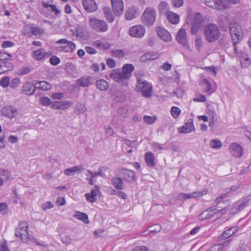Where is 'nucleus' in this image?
Masks as SVG:
<instances>
[{"label": "nucleus", "instance_id": "obj_46", "mask_svg": "<svg viewBox=\"0 0 251 251\" xmlns=\"http://www.w3.org/2000/svg\"><path fill=\"white\" fill-rule=\"evenodd\" d=\"M156 120V117L155 116H144L143 117L144 121L148 124H152L154 123Z\"/></svg>", "mask_w": 251, "mask_h": 251}, {"label": "nucleus", "instance_id": "obj_58", "mask_svg": "<svg viewBox=\"0 0 251 251\" xmlns=\"http://www.w3.org/2000/svg\"><path fill=\"white\" fill-rule=\"evenodd\" d=\"M60 59L56 56H53L50 59V62L53 65H57L60 63Z\"/></svg>", "mask_w": 251, "mask_h": 251}, {"label": "nucleus", "instance_id": "obj_41", "mask_svg": "<svg viewBox=\"0 0 251 251\" xmlns=\"http://www.w3.org/2000/svg\"><path fill=\"white\" fill-rule=\"evenodd\" d=\"M222 143L219 140L213 139L210 142V146L211 148L218 149L222 147Z\"/></svg>", "mask_w": 251, "mask_h": 251}, {"label": "nucleus", "instance_id": "obj_55", "mask_svg": "<svg viewBox=\"0 0 251 251\" xmlns=\"http://www.w3.org/2000/svg\"><path fill=\"white\" fill-rule=\"evenodd\" d=\"M102 171L103 169H101V168H100L99 169V171L98 173L93 172L90 170H88V172L89 173L91 176H92V177H95L97 176H99L101 177H104L105 175Z\"/></svg>", "mask_w": 251, "mask_h": 251}, {"label": "nucleus", "instance_id": "obj_21", "mask_svg": "<svg viewBox=\"0 0 251 251\" xmlns=\"http://www.w3.org/2000/svg\"><path fill=\"white\" fill-rule=\"evenodd\" d=\"M195 128L193 125L192 119H189L187 123L182 126L178 128V131L180 133H189L194 130Z\"/></svg>", "mask_w": 251, "mask_h": 251}, {"label": "nucleus", "instance_id": "obj_30", "mask_svg": "<svg viewBox=\"0 0 251 251\" xmlns=\"http://www.w3.org/2000/svg\"><path fill=\"white\" fill-rule=\"evenodd\" d=\"M170 6L168 3L165 1H161L158 5V11L162 15L166 16L168 12H170Z\"/></svg>", "mask_w": 251, "mask_h": 251}, {"label": "nucleus", "instance_id": "obj_61", "mask_svg": "<svg viewBox=\"0 0 251 251\" xmlns=\"http://www.w3.org/2000/svg\"><path fill=\"white\" fill-rule=\"evenodd\" d=\"M150 231L152 233H157L161 230V226L159 225H155L150 227Z\"/></svg>", "mask_w": 251, "mask_h": 251}, {"label": "nucleus", "instance_id": "obj_8", "mask_svg": "<svg viewBox=\"0 0 251 251\" xmlns=\"http://www.w3.org/2000/svg\"><path fill=\"white\" fill-rule=\"evenodd\" d=\"M145 32V27L141 25H133L129 28L128 31V34L130 36L139 38L143 37Z\"/></svg>", "mask_w": 251, "mask_h": 251}, {"label": "nucleus", "instance_id": "obj_42", "mask_svg": "<svg viewBox=\"0 0 251 251\" xmlns=\"http://www.w3.org/2000/svg\"><path fill=\"white\" fill-rule=\"evenodd\" d=\"M63 48L67 52H72L75 49V45L71 41L68 44L63 46Z\"/></svg>", "mask_w": 251, "mask_h": 251}, {"label": "nucleus", "instance_id": "obj_2", "mask_svg": "<svg viewBox=\"0 0 251 251\" xmlns=\"http://www.w3.org/2000/svg\"><path fill=\"white\" fill-rule=\"evenodd\" d=\"M221 32L219 27L215 24L210 23L204 27V35L205 40L209 43L215 42L219 38Z\"/></svg>", "mask_w": 251, "mask_h": 251}, {"label": "nucleus", "instance_id": "obj_27", "mask_svg": "<svg viewBox=\"0 0 251 251\" xmlns=\"http://www.w3.org/2000/svg\"><path fill=\"white\" fill-rule=\"evenodd\" d=\"M145 158L148 166L152 167L155 164L154 156L152 152H149L146 153L145 155Z\"/></svg>", "mask_w": 251, "mask_h": 251}, {"label": "nucleus", "instance_id": "obj_16", "mask_svg": "<svg viewBox=\"0 0 251 251\" xmlns=\"http://www.w3.org/2000/svg\"><path fill=\"white\" fill-rule=\"evenodd\" d=\"M84 9L88 12L95 11L98 9V6L94 0H83L82 2Z\"/></svg>", "mask_w": 251, "mask_h": 251}, {"label": "nucleus", "instance_id": "obj_7", "mask_svg": "<svg viewBox=\"0 0 251 251\" xmlns=\"http://www.w3.org/2000/svg\"><path fill=\"white\" fill-rule=\"evenodd\" d=\"M28 223L26 222H21L18 226L15 229V235L17 237H20L23 241L26 240V236L28 234Z\"/></svg>", "mask_w": 251, "mask_h": 251}, {"label": "nucleus", "instance_id": "obj_33", "mask_svg": "<svg viewBox=\"0 0 251 251\" xmlns=\"http://www.w3.org/2000/svg\"><path fill=\"white\" fill-rule=\"evenodd\" d=\"M52 2L53 0H42V4L45 7L48 8L50 7L52 11H54L56 14H57L60 11L56 8L55 5L52 4Z\"/></svg>", "mask_w": 251, "mask_h": 251}, {"label": "nucleus", "instance_id": "obj_49", "mask_svg": "<svg viewBox=\"0 0 251 251\" xmlns=\"http://www.w3.org/2000/svg\"><path fill=\"white\" fill-rule=\"evenodd\" d=\"M29 31L33 35L35 36H40L42 34L41 29L35 26H30L29 28Z\"/></svg>", "mask_w": 251, "mask_h": 251}, {"label": "nucleus", "instance_id": "obj_4", "mask_svg": "<svg viewBox=\"0 0 251 251\" xmlns=\"http://www.w3.org/2000/svg\"><path fill=\"white\" fill-rule=\"evenodd\" d=\"M156 12L155 9L151 7L146 8L141 16V22L147 26H151L155 21Z\"/></svg>", "mask_w": 251, "mask_h": 251}, {"label": "nucleus", "instance_id": "obj_47", "mask_svg": "<svg viewBox=\"0 0 251 251\" xmlns=\"http://www.w3.org/2000/svg\"><path fill=\"white\" fill-rule=\"evenodd\" d=\"M8 211V205L6 202L0 203V213L3 215H6Z\"/></svg>", "mask_w": 251, "mask_h": 251}, {"label": "nucleus", "instance_id": "obj_52", "mask_svg": "<svg viewBox=\"0 0 251 251\" xmlns=\"http://www.w3.org/2000/svg\"><path fill=\"white\" fill-rule=\"evenodd\" d=\"M250 203H251V199H249L243 201L240 204H239L238 205V212H239L240 210H243L245 207H246L247 205H248Z\"/></svg>", "mask_w": 251, "mask_h": 251}, {"label": "nucleus", "instance_id": "obj_15", "mask_svg": "<svg viewBox=\"0 0 251 251\" xmlns=\"http://www.w3.org/2000/svg\"><path fill=\"white\" fill-rule=\"evenodd\" d=\"M230 153L235 157H240L243 153V149L241 146L236 143H233L229 147Z\"/></svg>", "mask_w": 251, "mask_h": 251}, {"label": "nucleus", "instance_id": "obj_45", "mask_svg": "<svg viewBox=\"0 0 251 251\" xmlns=\"http://www.w3.org/2000/svg\"><path fill=\"white\" fill-rule=\"evenodd\" d=\"M12 56L10 54L0 51V60L1 61L5 60H11Z\"/></svg>", "mask_w": 251, "mask_h": 251}, {"label": "nucleus", "instance_id": "obj_29", "mask_svg": "<svg viewBox=\"0 0 251 251\" xmlns=\"http://www.w3.org/2000/svg\"><path fill=\"white\" fill-rule=\"evenodd\" d=\"M223 197L217 198L215 202L217 203L216 206L218 208L225 209L229 204V201L228 200H223Z\"/></svg>", "mask_w": 251, "mask_h": 251}, {"label": "nucleus", "instance_id": "obj_20", "mask_svg": "<svg viewBox=\"0 0 251 251\" xmlns=\"http://www.w3.org/2000/svg\"><path fill=\"white\" fill-rule=\"evenodd\" d=\"M36 89V86H34L31 82L26 81L23 86L22 93L27 95H32Z\"/></svg>", "mask_w": 251, "mask_h": 251}, {"label": "nucleus", "instance_id": "obj_35", "mask_svg": "<svg viewBox=\"0 0 251 251\" xmlns=\"http://www.w3.org/2000/svg\"><path fill=\"white\" fill-rule=\"evenodd\" d=\"M87 111V108L84 104L77 103L75 108V113L77 114H83Z\"/></svg>", "mask_w": 251, "mask_h": 251}, {"label": "nucleus", "instance_id": "obj_64", "mask_svg": "<svg viewBox=\"0 0 251 251\" xmlns=\"http://www.w3.org/2000/svg\"><path fill=\"white\" fill-rule=\"evenodd\" d=\"M131 251H149V250L145 246H137L133 249Z\"/></svg>", "mask_w": 251, "mask_h": 251}, {"label": "nucleus", "instance_id": "obj_25", "mask_svg": "<svg viewBox=\"0 0 251 251\" xmlns=\"http://www.w3.org/2000/svg\"><path fill=\"white\" fill-rule=\"evenodd\" d=\"M111 183L118 190H121L124 188L122 178L114 177L111 179Z\"/></svg>", "mask_w": 251, "mask_h": 251}, {"label": "nucleus", "instance_id": "obj_57", "mask_svg": "<svg viewBox=\"0 0 251 251\" xmlns=\"http://www.w3.org/2000/svg\"><path fill=\"white\" fill-rule=\"evenodd\" d=\"M9 83V77L5 76L1 78L0 82V84L3 87H6L8 86Z\"/></svg>", "mask_w": 251, "mask_h": 251}, {"label": "nucleus", "instance_id": "obj_9", "mask_svg": "<svg viewBox=\"0 0 251 251\" xmlns=\"http://www.w3.org/2000/svg\"><path fill=\"white\" fill-rule=\"evenodd\" d=\"M207 191L205 189L197 192H194L191 194L180 193L177 196V199L182 201L191 198H196L201 197L207 193Z\"/></svg>", "mask_w": 251, "mask_h": 251}, {"label": "nucleus", "instance_id": "obj_13", "mask_svg": "<svg viewBox=\"0 0 251 251\" xmlns=\"http://www.w3.org/2000/svg\"><path fill=\"white\" fill-rule=\"evenodd\" d=\"M156 32L158 37L164 41L169 42L172 40L171 34L165 28L158 26L156 28Z\"/></svg>", "mask_w": 251, "mask_h": 251}, {"label": "nucleus", "instance_id": "obj_36", "mask_svg": "<svg viewBox=\"0 0 251 251\" xmlns=\"http://www.w3.org/2000/svg\"><path fill=\"white\" fill-rule=\"evenodd\" d=\"M36 89H39L45 91L50 89L51 86L50 84L47 83L46 81H39L36 84Z\"/></svg>", "mask_w": 251, "mask_h": 251}, {"label": "nucleus", "instance_id": "obj_12", "mask_svg": "<svg viewBox=\"0 0 251 251\" xmlns=\"http://www.w3.org/2000/svg\"><path fill=\"white\" fill-rule=\"evenodd\" d=\"M112 9L114 14L119 16L124 11V3L122 0H111Z\"/></svg>", "mask_w": 251, "mask_h": 251}, {"label": "nucleus", "instance_id": "obj_18", "mask_svg": "<svg viewBox=\"0 0 251 251\" xmlns=\"http://www.w3.org/2000/svg\"><path fill=\"white\" fill-rule=\"evenodd\" d=\"M139 15V9L135 6L129 7L126 12V18L128 20H131Z\"/></svg>", "mask_w": 251, "mask_h": 251}, {"label": "nucleus", "instance_id": "obj_38", "mask_svg": "<svg viewBox=\"0 0 251 251\" xmlns=\"http://www.w3.org/2000/svg\"><path fill=\"white\" fill-rule=\"evenodd\" d=\"M95 46L96 47L101 50H106L110 48V44L106 42H101L100 41H97L95 42Z\"/></svg>", "mask_w": 251, "mask_h": 251}, {"label": "nucleus", "instance_id": "obj_34", "mask_svg": "<svg viewBox=\"0 0 251 251\" xmlns=\"http://www.w3.org/2000/svg\"><path fill=\"white\" fill-rule=\"evenodd\" d=\"M239 58H240V61L242 66L246 67L250 65V59L247 54L244 53L242 55H239Z\"/></svg>", "mask_w": 251, "mask_h": 251}, {"label": "nucleus", "instance_id": "obj_10", "mask_svg": "<svg viewBox=\"0 0 251 251\" xmlns=\"http://www.w3.org/2000/svg\"><path fill=\"white\" fill-rule=\"evenodd\" d=\"M119 175L122 176L124 180L130 181L135 179L134 171L126 169H120L119 170Z\"/></svg>", "mask_w": 251, "mask_h": 251}, {"label": "nucleus", "instance_id": "obj_5", "mask_svg": "<svg viewBox=\"0 0 251 251\" xmlns=\"http://www.w3.org/2000/svg\"><path fill=\"white\" fill-rule=\"evenodd\" d=\"M151 86L146 80H143L140 78H138V82L136 86V90L141 92L143 96L146 98L151 96Z\"/></svg>", "mask_w": 251, "mask_h": 251}, {"label": "nucleus", "instance_id": "obj_51", "mask_svg": "<svg viewBox=\"0 0 251 251\" xmlns=\"http://www.w3.org/2000/svg\"><path fill=\"white\" fill-rule=\"evenodd\" d=\"M180 112V109L177 107L173 106L171 109V114L175 118H177L179 116Z\"/></svg>", "mask_w": 251, "mask_h": 251}, {"label": "nucleus", "instance_id": "obj_17", "mask_svg": "<svg viewBox=\"0 0 251 251\" xmlns=\"http://www.w3.org/2000/svg\"><path fill=\"white\" fill-rule=\"evenodd\" d=\"M176 39L179 43L182 44L184 46H188L187 44L186 33L184 29L181 28L178 31L176 36Z\"/></svg>", "mask_w": 251, "mask_h": 251}, {"label": "nucleus", "instance_id": "obj_31", "mask_svg": "<svg viewBox=\"0 0 251 251\" xmlns=\"http://www.w3.org/2000/svg\"><path fill=\"white\" fill-rule=\"evenodd\" d=\"M96 85L97 88L100 91H105L109 87L108 82L103 79L96 81Z\"/></svg>", "mask_w": 251, "mask_h": 251}, {"label": "nucleus", "instance_id": "obj_59", "mask_svg": "<svg viewBox=\"0 0 251 251\" xmlns=\"http://www.w3.org/2000/svg\"><path fill=\"white\" fill-rule=\"evenodd\" d=\"M104 129H105V132L106 135L108 137L112 136L114 133V130L109 126H105Z\"/></svg>", "mask_w": 251, "mask_h": 251}, {"label": "nucleus", "instance_id": "obj_1", "mask_svg": "<svg viewBox=\"0 0 251 251\" xmlns=\"http://www.w3.org/2000/svg\"><path fill=\"white\" fill-rule=\"evenodd\" d=\"M134 67L131 64H126L122 68V71L118 69L111 71L109 74L110 77L115 81L120 84L123 87L128 86V79L131 75Z\"/></svg>", "mask_w": 251, "mask_h": 251}, {"label": "nucleus", "instance_id": "obj_53", "mask_svg": "<svg viewBox=\"0 0 251 251\" xmlns=\"http://www.w3.org/2000/svg\"><path fill=\"white\" fill-rule=\"evenodd\" d=\"M213 215H209L208 210L203 211L199 216V218L201 220H204L210 218Z\"/></svg>", "mask_w": 251, "mask_h": 251}, {"label": "nucleus", "instance_id": "obj_32", "mask_svg": "<svg viewBox=\"0 0 251 251\" xmlns=\"http://www.w3.org/2000/svg\"><path fill=\"white\" fill-rule=\"evenodd\" d=\"M237 230L238 227L237 226H233L230 227L227 229L221 235L220 238L222 239H225L229 238L234 233H235L236 231H237Z\"/></svg>", "mask_w": 251, "mask_h": 251}, {"label": "nucleus", "instance_id": "obj_28", "mask_svg": "<svg viewBox=\"0 0 251 251\" xmlns=\"http://www.w3.org/2000/svg\"><path fill=\"white\" fill-rule=\"evenodd\" d=\"M167 19L173 24H177L179 21V16L172 11L168 12V14L166 16Z\"/></svg>", "mask_w": 251, "mask_h": 251}, {"label": "nucleus", "instance_id": "obj_26", "mask_svg": "<svg viewBox=\"0 0 251 251\" xmlns=\"http://www.w3.org/2000/svg\"><path fill=\"white\" fill-rule=\"evenodd\" d=\"M84 170V166L83 165H79L65 170L64 171V173L67 176H72L74 174L76 173V172L82 171Z\"/></svg>", "mask_w": 251, "mask_h": 251}, {"label": "nucleus", "instance_id": "obj_63", "mask_svg": "<svg viewBox=\"0 0 251 251\" xmlns=\"http://www.w3.org/2000/svg\"><path fill=\"white\" fill-rule=\"evenodd\" d=\"M201 27V25L192 23L191 32L192 34H196Z\"/></svg>", "mask_w": 251, "mask_h": 251}, {"label": "nucleus", "instance_id": "obj_19", "mask_svg": "<svg viewBox=\"0 0 251 251\" xmlns=\"http://www.w3.org/2000/svg\"><path fill=\"white\" fill-rule=\"evenodd\" d=\"M92 84V77L89 75L81 77L76 81V84L80 87H88Z\"/></svg>", "mask_w": 251, "mask_h": 251}, {"label": "nucleus", "instance_id": "obj_14", "mask_svg": "<svg viewBox=\"0 0 251 251\" xmlns=\"http://www.w3.org/2000/svg\"><path fill=\"white\" fill-rule=\"evenodd\" d=\"M224 2L223 0H205L207 6L219 10L225 9L226 5Z\"/></svg>", "mask_w": 251, "mask_h": 251}, {"label": "nucleus", "instance_id": "obj_44", "mask_svg": "<svg viewBox=\"0 0 251 251\" xmlns=\"http://www.w3.org/2000/svg\"><path fill=\"white\" fill-rule=\"evenodd\" d=\"M112 52L113 53V55L114 57H116L117 58L123 57L125 55V53L124 51L122 50H119V49H115L114 50H113L112 51Z\"/></svg>", "mask_w": 251, "mask_h": 251}, {"label": "nucleus", "instance_id": "obj_22", "mask_svg": "<svg viewBox=\"0 0 251 251\" xmlns=\"http://www.w3.org/2000/svg\"><path fill=\"white\" fill-rule=\"evenodd\" d=\"M48 54L49 56L50 53L47 52L43 49H40L32 52V57L37 61L42 60Z\"/></svg>", "mask_w": 251, "mask_h": 251}, {"label": "nucleus", "instance_id": "obj_37", "mask_svg": "<svg viewBox=\"0 0 251 251\" xmlns=\"http://www.w3.org/2000/svg\"><path fill=\"white\" fill-rule=\"evenodd\" d=\"M75 218L82 221L85 224L89 223V220L88 216L82 212H76V213L74 215Z\"/></svg>", "mask_w": 251, "mask_h": 251}, {"label": "nucleus", "instance_id": "obj_43", "mask_svg": "<svg viewBox=\"0 0 251 251\" xmlns=\"http://www.w3.org/2000/svg\"><path fill=\"white\" fill-rule=\"evenodd\" d=\"M148 60H152L158 58L160 56L158 52H149L146 53Z\"/></svg>", "mask_w": 251, "mask_h": 251}, {"label": "nucleus", "instance_id": "obj_56", "mask_svg": "<svg viewBox=\"0 0 251 251\" xmlns=\"http://www.w3.org/2000/svg\"><path fill=\"white\" fill-rule=\"evenodd\" d=\"M173 96H176L177 98H181L184 94L183 90L181 88L176 89L175 91L172 92Z\"/></svg>", "mask_w": 251, "mask_h": 251}, {"label": "nucleus", "instance_id": "obj_48", "mask_svg": "<svg viewBox=\"0 0 251 251\" xmlns=\"http://www.w3.org/2000/svg\"><path fill=\"white\" fill-rule=\"evenodd\" d=\"M72 239L69 235L64 234L61 236V241L66 245H68L71 244Z\"/></svg>", "mask_w": 251, "mask_h": 251}, {"label": "nucleus", "instance_id": "obj_23", "mask_svg": "<svg viewBox=\"0 0 251 251\" xmlns=\"http://www.w3.org/2000/svg\"><path fill=\"white\" fill-rule=\"evenodd\" d=\"M95 188L91 190L90 193L85 194L86 200L90 202H94L97 201V196L98 193L99 192L98 186L96 185Z\"/></svg>", "mask_w": 251, "mask_h": 251}, {"label": "nucleus", "instance_id": "obj_54", "mask_svg": "<svg viewBox=\"0 0 251 251\" xmlns=\"http://www.w3.org/2000/svg\"><path fill=\"white\" fill-rule=\"evenodd\" d=\"M40 103L43 105H49L51 104V100L47 97H42L40 99Z\"/></svg>", "mask_w": 251, "mask_h": 251}, {"label": "nucleus", "instance_id": "obj_3", "mask_svg": "<svg viewBox=\"0 0 251 251\" xmlns=\"http://www.w3.org/2000/svg\"><path fill=\"white\" fill-rule=\"evenodd\" d=\"M229 30L232 43H240L243 36L241 25L238 23L232 21L229 25Z\"/></svg>", "mask_w": 251, "mask_h": 251}, {"label": "nucleus", "instance_id": "obj_40", "mask_svg": "<svg viewBox=\"0 0 251 251\" xmlns=\"http://www.w3.org/2000/svg\"><path fill=\"white\" fill-rule=\"evenodd\" d=\"M203 22V17L200 13H196L194 17L192 23L201 25Z\"/></svg>", "mask_w": 251, "mask_h": 251}, {"label": "nucleus", "instance_id": "obj_24", "mask_svg": "<svg viewBox=\"0 0 251 251\" xmlns=\"http://www.w3.org/2000/svg\"><path fill=\"white\" fill-rule=\"evenodd\" d=\"M13 69V64L7 61L0 62V75L7 71H12Z\"/></svg>", "mask_w": 251, "mask_h": 251}, {"label": "nucleus", "instance_id": "obj_6", "mask_svg": "<svg viewBox=\"0 0 251 251\" xmlns=\"http://www.w3.org/2000/svg\"><path fill=\"white\" fill-rule=\"evenodd\" d=\"M89 24L91 27L97 32H105L108 29V25L103 20L92 18L89 19Z\"/></svg>", "mask_w": 251, "mask_h": 251}, {"label": "nucleus", "instance_id": "obj_60", "mask_svg": "<svg viewBox=\"0 0 251 251\" xmlns=\"http://www.w3.org/2000/svg\"><path fill=\"white\" fill-rule=\"evenodd\" d=\"M171 2L174 7L178 8L183 4V0H172Z\"/></svg>", "mask_w": 251, "mask_h": 251}, {"label": "nucleus", "instance_id": "obj_11", "mask_svg": "<svg viewBox=\"0 0 251 251\" xmlns=\"http://www.w3.org/2000/svg\"><path fill=\"white\" fill-rule=\"evenodd\" d=\"M1 114L3 116L12 119L16 116L18 111L16 108L12 106H5L1 109Z\"/></svg>", "mask_w": 251, "mask_h": 251}, {"label": "nucleus", "instance_id": "obj_50", "mask_svg": "<svg viewBox=\"0 0 251 251\" xmlns=\"http://www.w3.org/2000/svg\"><path fill=\"white\" fill-rule=\"evenodd\" d=\"M202 85L205 92H208L210 90L211 88V84L209 81L206 79H203L202 83Z\"/></svg>", "mask_w": 251, "mask_h": 251}, {"label": "nucleus", "instance_id": "obj_39", "mask_svg": "<svg viewBox=\"0 0 251 251\" xmlns=\"http://www.w3.org/2000/svg\"><path fill=\"white\" fill-rule=\"evenodd\" d=\"M59 102L60 110L66 109L73 105V103L69 100L59 101Z\"/></svg>", "mask_w": 251, "mask_h": 251}, {"label": "nucleus", "instance_id": "obj_62", "mask_svg": "<svg viewBox=\"0 0 251 251\" xmlns=\"http://www.w3.org/2000/svg\"><path fill=\"white\" fill-rule=\"evenodd\" d=\"M19 83L20 79L19 78H16L11 80V82L9 83V85L10 87L15 88L18 86Z\"/></svg>", "mask_w": 251, "mask_h": 251}]
</instances>
